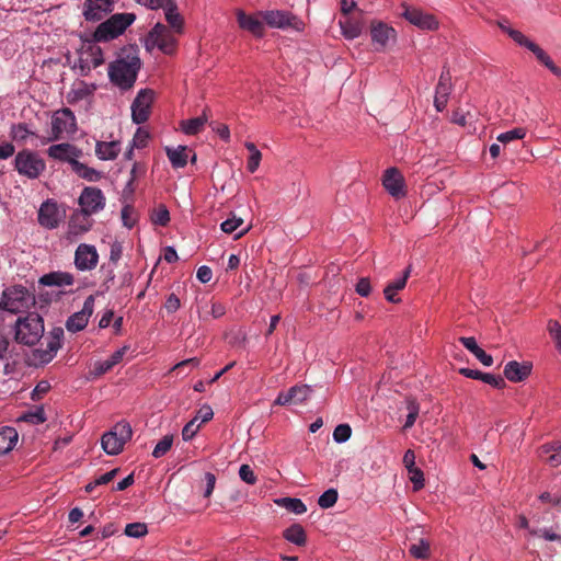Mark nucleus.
Returning a JSON list of instances; mask_svg holds the SVG:
<instances>
[{
  "label": "nucleus",
  "instance_id": "nucleus-1",
  "mask_svg": "<svg viewBox=\"0 0 561 561\" xmlns=\"http://www.w3.org/2000/svg\"><path fill=\"white\" fill-rule=\"evenodd\" d=\"M140 67L138 49L134 46L124 47L108 66L110 81L121 91H128L134 88Z\"/></svg>",
  "mask_w": 561,
  "mask_h": 561
},
{
  "label": "nucleus",
  "instance_id": "nucleus-2",
  "mask_svg": "<svg viewBox=\"0 0 561 561\" xmlns=\"http://www.w3.org/2000/svg\"><path fill=\"white\" fill-rule=\"evenodd\" d=\"M44 334L43 318L31 312L24 318H19L15 324V340L24 345H35Z\"/></svg>",
  "mask_w": 561,
  "mask_h": 561
},
{
  "label": "nucleus",
  "instance_id": "nucleus-3",
  "mask_svg": "<svg viewBox=\"0 0 561 561\" xmlns=\"http://www.w3.org/2000/svg\"><path fill=\"white\" fill-rule=\"evenodd\" d=\"M136 20L134 13H115L102 22L94 32L96 42H107L121 34Z\"/></svg>",
  "mask_w": 561,
  "mask_h": 561
},
{
  "label": "nucleus",
  "instance_id": "nucleus-4",
  "mask_svg": "<svg viewBox=\"0 0 561 561\" xmlns=\"http://www.w3.org/2000/svg\"><path fill=\"white\" fill-rule=\"evenodd\" d=\"M133 431L128 422H117L111 431L104 433L101 438L103 450L107 455H118L124 445L131 438Z\"/></svg>",
  "mask_w": 561,
  "mask_h": 561
},
{
  "label": "nucleus",
  "instance_id": "nucleus-5",
  "mask_svg": "<svg viewBox=\"0 0 561 561\" xmlns=\"http://www.w3.org/2000/svg\"><path fill=\"white\" fill-rule=\"evenodd\" d=\"M14 167L20 174L28 179H37L45 170L46 164L36 152L25 149L15 156Z\"/></svg>",
  "mask_w": 561,
  "mask_h": 561
},
{
  "label": "nucleus",
  "instance_id": "nucleus-6",
  "mask_svg": "<svg viewBox=\"0 0 561 561\" xmlns=\"http://www.w3.org/2000/svg\"><path fill=\"white\" fill-rule=\"evenodd\" d=\"M260 15L270 27L291 28L297 32H301L305 28V23L288 11L270 10L260 12Z\"/></svg>",
  "mask_w": 561,
  "mask_h": 561
},
{
  "label": "nucleus",
  "instance_id": "nucleus-7",
  "mask_svg": "<svg viewBox=\"0 0 561 561\" xmlns=\"http://www.w3.org/2000/svg\"><path fill=\"white\" fill-rule=\"evenodd\" d=\"M511 38L519 46L530 50L541 65L547 67L554 76L561 78V68L553 62L551 57L538 44L530 41L522 32H511Z\"/></svg>",
  "mask_w": 561,
  "mask_h": 561
},
{
  "label": "nucleus",
  "instance_id": "nucleus-8",
  "mask_svg": "<svg viewBox=\"0 0 561 561\" xmlns=\"http://www.w3.org/2000/svg\"><path fill=\"white\" fill-rule=\"evenodd\" d=\"M31 299L28 290L23 286L7 288L2 294L0 309L18 313L28 306Z\"/></svg>",
  "mask_w": 561,
  "mask_h": 561
},
{
  "label": "nucleus",
  "instance_id": "nucleus-9",
  "mask_svg": "<svg viewBox=\"0 0 561 561\" xmlns=\"http://www.w3.org/2000/svg\"><path fill=\"white\" fill-rule=\"evenodd\" d=\"M76 128V117L71 110L62 108L57 111L51 119V136L44 139L42 142L47 144L53 140H58L64 133H75Z\"/></svg>",
  "mask_w": 561,
  "mask_h": 561
},
{
  "label": "nucleus",
  "instance_id": "nucleus-10",
  "mask_svg": "<svg viewBox=\"0 0 561 561\" xmlns=\"http://www.w3.org/2000/svg\"><path fill=\"white\" fill-rule=\"evenodd\" d=\"M149 43L157 46L162 53L169 55L174 53L176 46L175 37L170 30L161 23H157L149 32L147 44Z\"/></svg>",
  "mask_w": 561,
  "mask_h": 561
},
{
  "label": "nucleus",
  "instance_id": "nucleus-11",
  "mask_svg": "<svg viewBox=\"0 0 561 561\" xmlns=\"http://www.w3.org/2000/svg\"><path fill=\"white\" fill-rule=\"evenodd\" d=\"M79 205L81 211L91 216L105 207V196L100 188L89 186L83 188L79 197Z\"/></svg>",
  "mask_w": 561,
  "mask_h": 561
},
{
  "label": "nucleus",
  "instance_id": "nucleus-12",
  "mask_svg": "<svg viewBox=\"0 0 561 561\" xmlns=\"http://www.w3.org/2000/svg\"><path fill=\"white\" fill-rule=\"evenodd\" d=\"M153 101V92L149 89H142L138 92L131 104V118L136 124H142L150 116V107Z\"/></svg>",
  "mask_w": 561,
  "mask_h": 561
},
{
  "label": "nucleus",
  "instance_id": "nucleus-13",
  "mask_svg": "<svg viewBox=\"0 0 561 561\" xmlns=\"http://www.w3.org/2000/svg\"><path fill=\"white\" fill-rule=\"evenodd\" d=\"M311 391V388L307 385H296L287 391L279 392L274 403L283 407L301 404L310 397Z\"/></svg>",
  "mask_w": 561,
  "mask_h": 561
},
{
  "label": "nucleus",
  "instance_id": "nucleus-14",
  "mask_svg": "<svg viewBox=\"0 0 561 561\" xmlns=\"http://www.w3.org/2000/svg\"><path fill=\"white\" fill-rule=\"evenodd\" d=\"M99 262V254L94 245L82 243L75 253V265L80 271H91Z\"/></svg>",
  "mask_w": 561,
  "mask_h": 561
},
{
  "label": "nucleus",
  "instance_id": "nucleus-15",
  "mask_svg": "<svg viewBox=\"0 0 561 561\" xmlns=\"http://www.w3.org/2000/svg\"><path fill=\"white\" fill-rule=\"evenodd\" d=\"M93 308H94V297L89 296L84 300L82 310L73 313L67 320V322H66L67 330L70 332H73V333L83 330L89 322V318L93 313Z\"/></svg>",
  "mask_w": 561,
  "mask_h": 561
},
{
  "label": "nucleus",
  "instance_id": "nucleus-16",
  "mask_svg": "<svg viewBox=\"0 0 561 561\" xmlns=\"http://www.w3.org/2000/svg\"><path fill=\"white\" fill-rule=\"evenodd\" d=\"M402 16L411 24L423 30H435L437 27L438 23L433 15L425 14L416 8L409 7L407 3H402Z\"/></svg>",
  "mask_w": 561,
  "mask_h": 561
},
{
  "label": "nucleus",
  "instance_id": "nucleus-17",
  "mask_svg": "<svg viewBox=\"0 0 561 561\" xmlns=\"http://www.w3.org/2000/svg\"><path fill=\"white\" fill-rule=\"evenodd\" d=\"M382 184L388 193L394 198L405 196L404 178L397 168H389L386 170Z\"/></svg>",
  "mask_w": 561,
  "mask_h": 561
},
{
  "label": "nucleus",
  "instance_id": "nucleus-18",
  "mask_svg": "<svg viewBox=\"0 0 561 561\" xmlns=\"http://www.w3.org/2000/svg\"><path fill=\"white\" fill-rule=\"evenodd\" d=\"M113 10V0H87L83 7V15L87 21H101Z\"/></svg>",
  "mask_w": 561,
  "mask_h": 561
},
{
  "label": "nucleus",
  "instance_id": "nucleus-19",
  "mask_svg": "<svg viewBox=\"0 0 561 561\" xmlns=\"http://www.w3.org/2000/svg\"><path fill=\"white\" fill-rule=\"evenodd\" d=\"M47 153L53 159L67 161L72 165V162L78 161V158L81 157L82 151L76 146L65 142L50 146Z\"/></svg>",
  "mask_w": 561,
  "mask_h": 561
},
{
  "label": "nucleus",
  "instance_id": "nucleus-20",
  "mask_svg": "<svg viewBox=\"0 0 561 561\" xmlns=\"http://www.w3.org/2000/svg\"><path fill=\"white\" fill-rule=\"evenodd\" d=\"M60 213L56 203L47 201L38 210V222L47 229H54L59 225Z\"/></svg>",
  "mask_w": 561,
  "mask_h": 561
},
{
  "label": "nucleus",
  "instance_id": "nucleus-21",
  "mask_svg": "<svg viewBox=\"0 0 561 561\" xmlns=\"http://www.w3.org/2000/svg\"><path fill=\"white\" fill-rule=\"evenodd\" d=\"M92 227L90 215L78 210L72 214L68 225V237L70 239L77 238L88 232Z\"/></svg>",
  "mask_w": 561,
  "mask_h": 561
},
{
  "label": "nucleus",
  "instance_id": "nucleus-22",
  "mask_svg": "<svg viewBox=\"0 0 561 561\" xmlns=\"http://www.w3.org/2000/svg\"><path fill=\"white\" fill-rule=\"evenodd\" d=\"M531 368L533 366L528 362L511 360L505 365L503 374L510 381L520 382L530 375Z\"/></svg>",
  "mask_w": 561,
  "mask_h": 561
},
{
  "label": "nucleus",
  "instance_id": "nucleus-23",
  "mask_svg": "<svg viewBox=\"0 0 561 561\" xmlns=\"http://www.w3.org/2000/svg\"><path fill=\"white\" fill-rule=\"evenodd\" d=\"M370 35L374 43L385 47L390 39L396 38V30L383 22L374 21L370 26Z\"/></svg>",
  "mask_w": 561,
  "mask_h": 561
},
{
  "label": "nucleus",
  "instance_id": "nucleus-24",
  "mask_svg": "<svg viewBox=\"0 0 561 561\" xmlns=\"http://www.w3.org/2000/svg\"><path fill=\"white\" fill-rule=\"evenodd\" d=\"M237 21L242 30H245L256 37H262L265 32L263 22L255 15H248L242 10L237 12Z\"/></svg>",
  "mask_w": 561,
  "mask_h": 561
},
{
  "label": "nucleus",
  "instance_id": "nucleus-25",
  "mask_svg": "<svg viewBox=\"0 0 561 561\" xmlns=\"http://www.w3.org/2000/svg\"><path fill=\"white\" fill-rule=\"evenodd\" d=\"M75 282V277L72 274L68 273V272H61V271H56V272H50V273H47L45 275H43L38 283L43 286H48V287H62V286H71Z\"/></svg>",
  "mask_w": 561,
  "mask_h": 561
},
{
  "label": "nucleus",
  "instance_id": "nucleus-26",
  "mask_svg": "<svg viewBox=\"0 0 561 561\" xmlns=\"http://www.w3.org/2000/svg\"><path fill=\"white\" fill-rule=\"evenodd\" d=\"M411 274V266H408L405 268V271L403 272V275L396 279V280H392L383 289V294H385V298L390 301V302H393V304H397L400 301L399 298L396 297L397 293L399 290H402L405 285H407V280L409 278Z\"/></svg>",
  "mask_w": 561,
  "mask_h": 561
},
{
  "label": "nucleus",
  "instance_id": "nucleus-27",
  "mask_svg": "<svg viewBox=\"0 0 561 561\" xmlns=\"http://www.w3.org/2000/svg\"><path fill=\"white\" fill-rule=\"evenodd\" d=\"M459 342L472 353L484 366H491L493 364V357L486 354L478 344L473 336H461Z\"/></svg>",
  "mask_w": 561,
  "mask_h": 561
},
{
  "label": "nucleus",
  "instance_id": "nucleus-28",
  "mask_svg": "<svg viewBox=\"0 0 561 561\" xmlns=\"http://www.w3.org/2000/svg\"><path fill=\"white\" fill-rule=\"evenodd\" d=\"M121 151L118 141H98L95 154L101 160H114Z\"/></svg>",
  "mask_w": 561,
  "mask_h": 561
},
{
  "label": "nucleus",
  "instance_id": "nucleus-29",
  "mask_svg": "<svg viewBox=\"0 0 561 561\" xmlns=\"http://www.w3.org/2000/svg\"><path fill=\"white\" fill-rule=\"evenodd\" d=\"M18 432L15 428L4 426L0 430V455L11 451L18 442Z\"/></svg>",
  "mask_w": 561,
  "mask_h": 561
},
{
  "label": "nucleus",
  "instance_id": "nucleus-30",
  "mask_svg": "<svg viewBox=\"0 0 561 561\" xmlns=\"http://www.w3.org/2000/svg\"><path fill=\"white\" fill-rule=\"evenodd\" d=\"M283 537L297 546H305L307 542V536L304 527L300 524H293L283 531Z\"/></svg>",
  "mask_w": 561,
  "mask_h": 561
},
{
  "label": "nucleus",
  "instance_id": "nucleus-31",
  "mask_svg": "<svg viewBox=\"0 0 561 561\" xmlns=\"http://www.w3.org/2000/svg\"><path fill=\"white\" fill-rule=\"evenodd\" d=\"M186 150L185 146H179L178 148L165 147V153L174 169H181L187 164Z\"/></svg>",
  "mask_w": 561,
  "mask_h": 561
},
{
  "label": "nucleus",
  "instance_id": "nucleus-32",
  "mask_svg": "<svg viewBox=\"0 0 561 561\" xmlns=\"http://www.w3.org/2000/svg\"><path fill=\"white\" fill-rule=\"evenodd\" d=\"M161 9L165 11V20L170 26L180 33L183 26V19L178 12V5L175 1H169L168 4Z\"/></svg>",
  "mask_w": 561,
  "mask_h": 561
},
{
  "label": "nucleus",
  "instance_id": "nucleus-33",
  "mask_svg": "<svg viewBox=\"0 0 561 561\" xmlns=\"http://www.w3.org/2000/svg\"><path fill=\"white\" fill-rule=\"evenodd\" d=\"M339 24L343 36L347 39H354L362 34L363 24L359 21L346 18L345 20H340Z\"/></svg>",
  "mask_w": 561,
  "mask_h": 561
},
{
  "label": "nucleus",
  "instance_id": "nucleus-34",
  "mask_svg": "<svg viewBox=\"0 0 561 561\" xmlns=\"http://www.w3.org/2000/svg\"><path fill=\"white\" fill-rule=\"evenodd\" d=\"M207 115H206V111L203 112V115L198 116V117H194V118H191V119H187V121H183L181 123V126H182V130L186 134V135H196L198 134L199 131L203 130L205 124L207 123Z\"/></svg>",
  "mask_w": 561,
  "mask_h": 561
},
{
  "label": "nucleus",
  "instance_id": "nucleus-35",
  "mask_svg": "<svg viewBox=\"0 0 561 561\" xmlns=\"http://www.w3.org/2000/svg\"><path fill=\"white\" fill-rule=\"evenodd\" d=\"M46 348L44 350H37L38 358L42 363H49L54 356L56 355L57 351L60 348L61 343L54 340L51 336L46 337Z\"/></svg>",
  "mask_w": 561,
  "mask_h": 561
},
{
  "label": "nucleus",
  "instance_id": "nucleus-36",
  "mask_svg": "<svg viewBox=\"0 0 561 561\" xmlns=\"http://www.w3.org/2000/svg\"><path fill=\"white\" fill-rule=\"evenodd\" d=\"M451 91V87L444 83L437 84L435 90L434 106L438 112L445 110L448 98Z\"/></svg>",
  "mask_w": 561,
  "mask_h": 561
},
{
  "label": "nucleus",
  "instance_id": "nucleus-37",
  "mask_svg": "<svg viewBox=\"0 0 561 561\" xmlns=\"http://www.w3.org/2000/svg\"><path fill=\"white\" fill-rule=\"evenodd\" d=\"M276 504L297 515L304 514L307 511V506L299 499L282 497L276 500Z\"/></svg>",
  "mask_w": 561,
  "mask_h": 561
},
{
  "label": "nucleus",
  "instance_id": "nucleus-38",
  "mask_svg": "<svg viewBox=\"0 0 561 561\" xmlns=\"http://www.w3.org/2000/svg\"><path fill=\"white\" fill-rule=\"evenodd\" d=\"M72 170L82 179L94 182L101 179V173L92 168L87 167L85 164L73 161Z\"/></svg>",
  "mask_w": 561,
  "mask_h": 561
},
{
  "label": "nucleus",
  "instance_id": "nucleus-39",
  "mask_svg": "<svg viewBox=\"0 0 561 561\" xmlns=\"http://www.w3.org/2000/svg\"><path fill=\"white\" fill-rule=\"evenodd\" d=\"M91 93L92 89L84 82H80L76 88L68 92L67 100L69 103H76L88 98Z\"/></svg>",
  "mask_w": 561,
  "mask_h": 561
},
{
  "label": "nucleus",
  "instance_id": "nucleus-40",
  "mask_svg": "<svg viewBox=\"0 0 561 561\" xmlns=\"http://www.w3.org/2000/svg\"><path fill=\"white\" fill-rule=\"evenodd\" d=\"M542 454L548 455L547 461L552 467L561 465V444H552L542 446Z\"/></svg>",
  "mask_w": 561,
  "mask_h": 561
},
{
  "label": "nucleus",
  "instance_id": "nucleus-41",
  "mask_svg": "<svg viewBox=\"0 0 561 561\" xmlns=\"http://www.w3.org/2000/svg\"><path fill=\"white\" fill-rule=\"evenodd\" d=\"M409 552L416 559H427L430 557V542L424 539H420L419 542L410 546Z\"/></svg>",
  "mask_w": 561,
  "mask_h": 561
},
{
  "label": "nucleus",
  "instance_id": "nucleus-42",
  "mask_svg": "<svg viewBox=\"0 0 561 561\" xmlns=\"http://www.w3.org/2000/svg\"><path fill=\"white\" fill-rule=\"evenodd\" d=\"M124 533L128 537L141 538L147 535L148 528L145 523H130L126 525Z\"/></svg>",
  "mask_w": 561,
  "mask_h": 561
},
{
  "label": "nucleus",
  "instance_id": "nucleus-43",
  "mask_svg": "<svg viewBox=\"0 0 561 561\" xmlns=\"http://www.w3.org/2000/svg\"><path fill=\"white\" fill-rule=\"evenodd\" d=\"M337 497V491L335 489H329L320 495L318 505L321 508H330L336 503Z\"/></svg>",
  "mask_w": 561,
  "mask_h": 561
},
{
  "label": "nucleus",
  "instance_id": "nucleus-44",
  "mask_svg": "<svg viewBox=\"0 0 561 561\" xmlns=\"http://www.w3.org/2000/svg\"><path fill=\"white\" fill-rule=\"evenodd\" d=\"M172 443H173V436L165 435L153 448L152 456L154 458H160V457L164 456L172 447Z\"/></svg>",
  "mask_w": 561,
  "mask_h": 561
},
{
  "label": "nucleus",
  "instance_id": "nucleus-45",
  "mask_svg": "<svg viewBox=\"0 0 561 561\" xmlns=\"http://www.w3.org/2000/svg\"><path fill=\"white\" fill-rule=\"evenodd\" d=\"M526 135V130L522 127L514 128L512 130L502 133L497 136V141L507 144L512 140L523 139Z\"/></svg>",
  "mask_w": 561,
  "mask_h": 561
},
{
  "label": "nucleus",
  "instance_id": "nucleus-46",
  "mask_svg": "<svg viewBox=\"0 0 561 561\" xmlns=\"http://www.w3.org/2000/svg\"><path fill=\"white\" fill-rule=\"evenodd\" d=\"M31 135L34 134L27 129L25 124L12 125L11 127V137L13 140L24 142Z\"/></svg>",
  "mask_w": 561,
  "mask_h": 561
},
{
  "label": "nucleus",
  "instance_id": "nucleus-47",
  "mask_svg": "<svg viewBox=\"0 0 561 561\" xmlns=\"http://www.w3.org/2000/svg\"><path fill=\"white\" fill-rule=\"evenodd\" d=\"M352 428L348 424H339L333 432V439L336 443H344L350 439Z\"/></svg>",
  "mask_w": 561,
  "mask_h": 561
},
{
  "label": "nucleus",
  "instance_id": "nucleus-48",
  "mask_svg": "<svg viewBox=\"0 0 561 561\" xmlns=\"http://www.w3.org/2000/svg\"><path fill=\"white\" fill-rule=\"evenodd\" d=\"M152 221L156 225L160 226L168 225V222L170 221V214L164 205H160L158 208L154 209L152 215Z\"/></svg>",
  "mask_w": 561,
  "mask_h": 561
},
{
  "label": "nucleus",
  "instance_id": "nucleus-49",
  "mask_svg": "<svg viewBox=\"0 0 561 561\" xmlns=\"http://www.w3.org/2000/svg\"><path fill=\"white\" fill-rule=\"evenodd\" d=\"M112 368H113V366L111 365V363L107 359L102 360V362H96L93 365V368L89 373L90 378L96 379V378L101 377L102 375L106 374L107 371H110Z\"/></svg>",
  "mask_w": 561,
  "mask_h": 561
},
{
  "label": "nucleus",
  "instance_id": "nucleus-50",
  "mask_svg": "<svg viewBox=\"0 0 561 561\" xmlns=\"http://www.w3.org/2000/svg\"><path fill=\"white\" fill-rule=\"evenodd\" d=\"M21 420L34 425H38L46 421V416L43 409H37L36 411L25 413L23 416H21Z\"/></svg>",
  "mask_w": 561,
  "mask_h": 561
},
{
  "label": "nucleus",
  "instance_id": "nucleus-51",
  "mask_svg": "<svg viewBox=\"0 0 561 561\" xmlns=\"http://www.w3.org/2000/svg\"><path fill=\"white\" fill-rule=\"evenodd\" d=\"M548 331L553 339L557 348L561 352V324L556 320L548 322Z\"/></svg>",
  "mask_w": 561,
  "mask_h": 561
},
{
  "label": "nucleus",
  "instance_id": "nucleus-52",
  "mask_svg": "<svg viewBox=\"0 0 561 561\" xmlns=\"http://www.w3.org/2000/svg\"><path fill=\"white\" fill-rule=\"evenodd\" d=\"M201 423L197 424V417H194L182 430V437L184 440H191L198 432Z\"/></svg>",
  "mask_w": 561,
  "mask_h": 561
},
{
  "label": "nucleus",
  "instance_id": "nucleus-53",
  "mask_svg": "<svg viewBox=\"0 0 561 561\" xmlns=\"http://www.w3.org/2000/svg\"><path fill=\"white\" fill-rule=\"evenodd\" d=\"M408 471L410 473V480L413 483L414 490L417 491V490L422 489L424 486L423 471L417 467L411 468Z\"/></svg>",
  "mask_w": 561,
  "mask_h": 561
},
{
  "label": "nucleus",
  "instance_id": "nucleus-54",
  "mask_svg": "<svg viewBox=\"0 0 561 561\" xmlns=\"http://www.w3.org/2000/svg\"><path fill=\"white\" fill-rule=\"evenodd\" d=\"M482 381L488 385H491L496 389H503L506 386L505 380L502 376L489 373H484Z\"/></svg>",
  "mask_w": 561,
  "mask_h": 561
},
{
  "label": "nucleus",
  "instance_id": "nucleus-55",
  "mask_svg": "<svg viewBox=\"0 0 561 561\" xmlns=\"http://www.w3.org/2000/svg\"><path fill=\"white\" fill-rule=\"evenodd\" d=\"M149 133L142 128H138L133 138V147L145 148L148 144Z\"/></svg>",
  "mask_w": 561,
  "mask_h": 561
},
{
  "label": "nucleus",
  "instance_id": "nucleus-56",
  "mask_svg": "<svg viewBox=\"0 0 561 561\" xmlns=\"http://www.w3.org/2000/svg\"><path fill=\"white\" fill-rule=\"evenodd\" d=\"M239 476L242 481L248 484H254L256 482V477L254 471L249 465H242L239 469Z\"/></svg>",
  "mask_w": 561,
  "mask_h": 561
},
{
  "label": "nucleus",
  "instance_id": "nucleus-57",
  "mask_svg": "<svg viewBox=\"0 0 561 561\" xmlns=\"http://www.w3.org/2000/svg\"><path fill=\"white\" fill-rule=\"evenodd\" d=\"M243 224V220L241 218L232 217L227 220H225L221 224V230L226 233H232L236 231L241 225Z\"/></svg>",
  "mask_w": 561,
  "mask_h": 561
},
{
  "label": "nucleus",
  "instance_id": "nucleus-58",
  "mask_svg": "<svg viewBox=\"0 0 561 561\" xmlns=\"http://www.w3.org/2000/svg\"><path fill=\"white\" fill-rule=\"evenodd\" d=\"M356 293L362 297H368L371 291L370 280L367 277H362L356 284Z\"/></svg>",
  "mask_w": 561,
  "mask_h": 561
},
{
  "label": "nucleus",
  "instance_id": "nucleus-59",
  "mask_svg": "<svg viewBox=\"0 0 561 561\" xmlns=\"http://www.w3.org/2000/svg\"><path fill=\"white\" fill-rule=\"evenodd\" d=\"M181 307L180 298L175 294H170L165 300L164 308L169 313L175 312Z\"/></svg>",
  "mask_w": 561,
  "mask_h": 561
},
{
  "label": "nucleus",
  "instance_id": "nucleus-60",
  "mask_svg": "<svg viewBox=\"0 0 561 561\" xmlns=\"http://www.w3.org/2000/svg\"><path fill=\"white\" fill-rule=\"evenodd\" d=\"M530 534L534 535V536H541L546 540H549V541H559V540H561V536L556 534L551 529L530 530Z\"/></svg>",
  "mask_w": 561,
  "mask_h": 561
},
{
  "label": "nucleus",
  "instance_id": "nucleus-61",
  "mask_svg": "<svg viewBox=\"0 0 561 561\" xmlns=\"http://www.w3.org/2000/svg\"><path fill=\"white\" fill-rule=\"evenodd\" d=\"M196 277L201 283L206 284L210 282L213 277V271L210 267L203 265L197 270Z\"/></svg>",
  "mask_w": 561,
  "mask_h": 561
},
{
  "label": "nucleus",
  "instance_id": "nucleus-62",
  "mask_svg": "<svg viewBox=\"0 0 561 561\" xmlns=\"http://www.w3.org/2000/svg\"><path fill=\"white\" fill-rule=\"evenodd\" d=\"M214 416V412L209 405H203L195 417H197V421L201 420V423H206L210 421Z\"/></svg>",
  "mask_w": 561,
  "mask_h": 561
},
{
  "label": "nucleus",
  "instance_id": "nucleus-63",
  "mask_svg": "<svg viewBox=\"0 0 561 561\" xmlns=\"http://www.w3.org/2000/svg\"><path fill=\"white\" fill-rule=\"evenodd\" d=\"M205 481H206V488H205V491H204V496L205 497H210V495L213 494V491L215 489V484H216V477L214 473L211 472H207L205 474Z\"/></svg>",
  "mask_w": 561,
  "mask_h": 561
},
{
  "label": "nucleus",
  "instance_id": "nucleus-64",
  "mask_svg": "<svg viewBox=\"0 0 561 561\" xmlns=\"http://www.w3.org/2000/svg\"><path fill=\"white\" fill-rule=\"evenodd\" d=\"M49 388H50V386L47 381L38 382L32 392V399L33 400L41 399L42 396L45 394L49 390Z\"/></svg>",
  "mask_w": 561,
  "mask_h": 561
}]
</instances>
